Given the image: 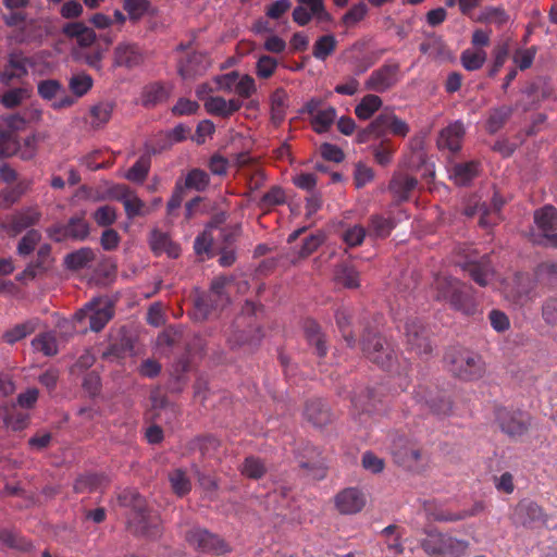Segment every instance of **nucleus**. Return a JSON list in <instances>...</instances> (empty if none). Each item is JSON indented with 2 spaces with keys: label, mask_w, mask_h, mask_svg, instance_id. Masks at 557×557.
I'll use <instances>...</instances> for the list:
<instances>
[{
  "label": "nucleus",
  "mask_w": 557,
  "mask_h": 557,
  "mask_svg": "<svg viewBox=\"0 0 557 557\" xmlns=\"http://www.w3.org/2000/svg\"><path fill=\"white\" fill-rule=\"evenodd\" d=\"M374 178L372 168L359 162L355 165L354 183L357 188H362Z\"/></svg>",
  "instance_id": "63"
},
{
  "label": "nucleus",
  "mask_w": 557,
  "mask_h": 557,
  "mask_svg": "<svg viewBox=\"0 0 557 557\" xmlns=\"http://www.w3.org/2000/svg\"><path fill=\"white\" fill-rule=\"evenodd\" d=\"M144 62L140 47L133 42H120L113 52V65L132 70Z\"/></svg>",
  "instance_id": "21"
},
{
  "label": "nucleus",
  "mask_w": 557,
  "mask_h": 557,
  "mask_svg": "<svg viewBox=\"0 0 557 557\" xmlns=\"http://www.w3.org/2000/svg\"><path fill=\"white\" fill-rule=\"evenodd\" d=\"M88 222L81 216H72L64 224H55L49 228V236L54 242L61 243L67 239L83 242L89 235Z\"/></svg>",
  "instance_id": "15"
},
{
  "label": "nucleus",
  "mask_w": 557,
  "mask_h": 557,
  "mask_svg": "<svg viewBox=\"0 0 557 557\" xmlns=\"http://www.w3.org/2000/svg\"><path fill=\"white\" fill-rule=\"evenodd\" d=\"M383 104L382 99L373 94L366 95L355 108V114L360 120H369Z\"/></svg>",
  "instance_id": "44"
},
{
  "label": "nucleus",
  "mask_w": 557,
  "mask_h": 557,
  "mask_svg": "<svg viewBox=\"0 0 557 557\" xmlns=\"http://www.w3.org/2000/svg\"><path fill=\"white\" fill-rule=\"evenodd\" d=\"M513 517L518 523L524 527H533L546 522V515L543 508L531 499L520 500L515 508Z\"/></svg>",
  "instance_id": "22"
},
{
  "label": "nucleus",
  "mask_w": 557,
  "mask_h": 557,
  "mask_svg": "<svg viewBox=\"0 0 557 557\" xmlns=\"http://www.w3.org/2000/svg\"><path fill=\"white\" fill-rule=\"evenodd\" d=\"M375 397L374 389H367L364 395L354 396L351 403L354 408L361 413H371L376 410Z\"/></svg>",
  "instance_id": "56"
},
{
  "label": "nucleus",
  "mask_w": 557,
  "mask_h": 557,
  "mask_svg": "<svg viewBox=\"0 0 557 557\" xmlns=\"http://www.w3.org/2000/svg\"><path fill=\"white\" fill-rule=\"evenodd\" d=\"M399 63L389 60L370 74L364 86L368 90L383 94L397 85L399 82Z\"/></svg>",
  "instance_id": "14"
},
{
  "label": "nucleus",
  "mask_w": 557,
  "mask_h": 557,
  "mask_svg": "<svg viewBox=\"0 0 557 557\" xmlns=\"http://www.w3.org/2000/svg\"><path fill=\"white\" fill-rule=\"evenodd\" d=\"M515 286L511 290L513 301L523 305L530 299V294L534 288V282L527 273H518L515 278Z\"/></svg>",
  "instance_id": "37"
},
{
  "label": "nucleus",
  "mask_w": 557,
  "mask_h": 557,
  "mask_svg": "<svg viewBox=\"0 0 557 557\" xmlns=\"http://www.w3.org/2000/svg\"><path fill=\"white\" fill-rule=\"evenodd\" d=\"M30 62L27 57L21 52H12L9 54L7 63L0 71V83L10 85L14 81H18L28 74Z\"/></svg>",
  "instance_id": "20"
},
{
  "label": "nucleus",
  "mask_w": 557,
  "mask_h": 557,
  "mask_svg": "<svg viewBox=\"0 0 557 557\" xmlns=\"http://www.w3.org/2000/svg\"><path fill=\"white\" fill-rule=\"evenodd\" d=\"M418 186V180L405 173H396L393 175L388 184V190L394 197L397 205L408 201L412 191Z\"/></svg>",
  "instance_id": "24"
},
{
  "label": "nucleus",
  "mask_w": 557,
  "mask_h": 557,
  "mask_svg": "<svg viewBox=\"0 0 557 557\" xmlns=\"http://www.w3.org/2000/svg\"><path fill=\"white\" fill-rule=\"evenodd\" d=\"M361 349L368 360L385 371L401 375L407 374L409 370V361L404 359L400 362L394 343L379 333L366 331L361 339Z\"/></svg>",
  "instance_id": "2"
},
{
  "label": "nucleus",
  "mask_w": 557,
  "mask_h": 557,
  "mask_svg": "<svg viewBox=\"0 0 557 557\" xmlns=\"http://www.w3.org/2000/svg\"><path fill=\"white\" fill-rule=\"evenodd\" d=\"M30 180H21L15 185L4 188L0 193V208H9L20 200V198L29 190Z\"/></svg>",
  "instance_id": "38"
},
{
  "label": "nucleus",
  "mask_w": 557,
  "mask_h": 557,
  "mask_svg": "<svg viewBox=\"0 0 557 557\" xmlns=\"http://www.w3.org/2000/svg\"><path fill=\"white\" fill-rule=\"evenodd\" d=\"M521 94L522 98L515 106L524 112L532 110L540 102L539 86L534 83L522 89Z\"/></svg>",
  "instance_id": "55"
},
{
  "label": "nucleus",
  "mask_w": 557,
  "mask_h": 557,
  "mask_svg": "<svg viewBox=\"0 0 557 557\" xmlns=\"http://www.w3.org/2000/svg\"><path fill=\"white\" fill-rule=\"evenodd\" d=\"M423 550L434 557H461L469 547V542L456 539L449 534L430 531L422 540Z\"/></svg>",
  "instance_id": "6"
},
{
  "label": "nucleus",
  "mask_w": 557,
  "mask_h": 557,
  "mask_svg": "<svg viewBox=\"0 0 557 557\" xmlns=\"http://www.w3.org/2000/svg\"><path fill=\"white\" fill-rule=\"evenodd\" d=\"M394 228L395 222L393 219L385 218L381 214H372L369 218L367 232L371 238H386Z\"/></svg>",
  "instance_id": "34"
},
{
  "label": "nucleus",
  "mask_w": 557,
  "mask_h": 557,
  "mask_svg": "<svg viewBox=\"0 0 557 557\" xmlns=\"http://www.w3.org/2000/svg\"><path fill=\"white\" fill-rule=\"evenodd\" d=\"M465 126L461 122L456 121L443 128L437 139L440 149H447L451 152H457L461 148V143L465 137Z\"/></svg>",
  "instance_id": "25"
},
{
  "label": "nucleus",
  "mask_w": 557,
  "mask_h": 557,
  "mask_svg": "<svg viewBox=\"0 0 557 557\" xmlns=\"http://www.w3.org/2000/svg\"><path fill=\"white\" fill-rule=\"evenodd\" d=\"M185 539L190 546L202 553L222 555L231 550L224 540L199 527L187 531Z\"/></svg>",
  "instance_id": "13"
},
{
  "label": "nucleus",
  "mask_w": 557,
  "mask_h": 557,
  "mask_svg": "<svg viewBox=\"0 0 557 557\" xmlns=\"http://www.w3.org/2000/svg\"><path fill=\"white\" fill-rule=\"evenodd\" d=\"M534 221L543 233L546 244L557 248V209L553 206H545L534 214Z\"/></svg>",
  "instance_id": "19"
},
{
  "label": "nucleus",
  "mask_w": 557,
  "mask_h": 557,
  "mask_svg": "<svg viewBox=\"0 0 557 557\" xmlns=\"http://www.w3.org/2000/svg\"><path fill=\"white\" fill-rule=\"evenodd\" d=\"M171 94V88L165 84L156 82L147 85L143 91V104L145 107H154L165 102Z\"/></svg>",
  "instance_id": "32"
},
{
  "label": "nucleus",
  "mask_w": 557,
  "mask_h": 557,
  "mask_svg": "<svg viewBox=\"0 0 557 557\" xmlns=\"http://www.w3.org/2000/svg\"><path fill=\"white\" fill-rule=\"evenodd\" d=\"M391 451L394 461L409 471L420 472L428 461L422 445L404 435L394 438Z\"/></svg>",
  "instance_id": "5"
},
{
  "label": "nucleus",
  "mask_w": 557,
  "mask_h": 557,
  "mask_svg": "<svg viewBox=\"0 0 557 557\" xmlns=\"http://www.w3.org/2000/svg\"><path fill=\"white\" fill-rule=\"evenodd\" d=\"M233 277L220 275L212 280L210 290L195 299V307L201 313L202 318H207L213 309L224 306L228 298L225 294V287L232 283Z\"/></svg>",
  "instance_id": "9"
},
{
  "label": "nucleus",
  "mask_w": 557,
  "mask_h": 557,
  "mask_svg": "<svg viewBox=\"0 0 557 557\" xmlns=\"http://www.w3.org/2000/svg\"><path fill=\"white\" fill-rule=\"evenodd\" d=\"M151 166V158L148 153L143 154L139 159L131 166L125 174V177L134 183H144L148 176Z\"/></svg>",
  "instance_id": "45"
},
{
  "label": "nucleus",
  "mask_w": 557,
  "mask_h": 557,
  "mask_svg": "<svg viewBox=\"0 0 557 557\" xmlns=\"http://www.w3.org/2000/svg\"><path fill=\"white\" fill-rule=\"evenodd\" d=\"M0 547L29 550L32 544L20 537L15 532L8 529H2L0 530Z\"/></svg>",
  "instance_id": "52"
},
{
  "label": "nucleus",
  "mask_w": 557,
  "mask_h": 557,
  "mask_svg": "<svg viewBox=\"0 0 557 557\" xmlns=\"http://www.w3.org/2000/svg\"><path fill=\"white\" fill-rule=\"evenodd\" d=\"M41 219V212L37 206L26 207L1 223V227L10 235L16 236L28 227L35 226Z\"/></svg>",
  "instance_id": "16"
},
{
  "label": "nucleus",
  "mask_w": 557,
  "mask_h": 557,
  "mask_svg": "<svg viewBox=\"0 0 557 557\" xmlns=\"http://www.w3.org/2000/svg\"><path fill=\"white\" fill-rule=\"evenodd\" d=\"M277 61L273 57L263 54L261 55L256 64V74L258 77L267 79L270 78L277 69Z\"/></svg>",
  "instance_id": "61"
},
{
  "label": "nucleus",
  "mask_w": 557,
  "mask_h": 557,
  "mask_svg": "<svg viewBox=\"0 0 557 557\" xmlns=\"http://www.w3.org/2000/svg\"><path fill=\"white\" fill-rule=\"evenodd\" d=\"M108 483V479L101 473H88L79 476L74 484L76 493H91L100 490Z\"/></svg>",
  "instance_id": "39"
},
{
  "label": "nucleus",
  "mask_w": 557,
  "mask_h": 557,
  "mask_svg": "<svg viewBox=\"0 0 557 557\" xmlns=\"http://www.w3.org/2000/svg\"><path fill=\"white\" fill-rule=\"evenodd\" d=\"M334 280L336 284L345 288L354 289L360 286L359 272L349 264H341L335 269Z\"/></svg>",
  "instance_id": "40"
},
{
  "label": "nucleus",
  "mask_w": 557,
  "mask_h": 557,
  "mask_svg": "<svg viewBox=\"0 0 557 557\" xmlns=\"http://www.w3.org/2000/svg\"><path fill=\"white\" fill-rule=\"evenodd\" d=\"M30 96L28 87H17L5 91L1 97V103L9 109H13L22 103L24 99Z\"/></svg>",
  "instance_id": "54"
},
{
  "label": "nucleus",
  "mask_w": 557,
  "mask_h": 557,
  "mask_svg": "<svg viewBox=\"0 0 557 557\" xmlns=\"http://www.w3.org/2000/svg\"><path fill=\"white\" fill-rule=\"evenodd\" d=\"M114 109V104L109 101L99 102L92 106L89 110L90 126L92 128H100L106 125L111 116Z\"/></svg>",
  "instance_id": "42"
},
{
  "label": "nucleus",
  "mask_w": 557,
  "mask_h": 557,
  "mask_svg": "<svg viewBox=\"0 0 557 557\" xmlns=\"http://www.w3.org/2000/svg\"><path fill=\"white\" fill-rule=\"evenodd\" d=\"M92 77L84 72L72 75L69 81V88L77 98L85 96L92 88Z\"/></svg>",
  "instance_id": "49"
},
{
  "label": "nucleus",
  "mask_w": 557,
  "mask_h": 557,
  "mask_svg": "<svg viewBox=\"0 0 557 557\" xmlns=\"http://www.w3.org/2000/svg\"><path fill=\"white\" fill-rule=\"evenodd\" d=\"M304 330L308 344L315 349V355L319 358H324L327 354V346L320 325L313 320H306Z\"/></svg>",
  "instance_id": "29"
},
{
  "label": "nucleus",
  "mask_w": 557,
  "mask_h": 557,
  "mask_svg": "<svg viewBox=\"0 0 557 557\" xmlns=\"http://www.w3.org/2000/svg\"><path fill=\"white\" fill-rule=\"evenodd\" d=\"M364 494L356 487H348L335 496V507L342 515H354L366 506Z\"/></svg>",
  "instance_id": "23"
},
{
  "label": "nucleus",
  "mask_w": 557,
  "mask_h": 557,
  "mask_svg": "<svg viewBox=\"0 0 557 557\" xmlns=\"http://www.w3.org/2000/svg\"><path fill=\"white\" fill-rule=\"evenodd\" d=\"M51 259V247L48 244L40 246L37 251V259L30 263L22 273L29 280L35 278L39 273L45 272L50 267Z\"/></svg>",
  "instance_id": "36"
},
{
  "label": "nucleus",
  "mask_w": 557,
  "mask_h": 557,
  "mask_svg": "<svg viewBox=\"0 0 557 557\" xmlns=\"http://www.w3.org/2000/svg\"><path fill=\"white\" fill-rule=\"evenodd\" d=\"M170 482L174 493L178 496H184L190 491V481L181 469H176L170 474Z\"/></svg>",
  "instance_id": "60"
},
{
  "label": "nucleus",
  "mask_w": 557,
  "mask_h": 557,
  "mask_svg": "<svg viewBox=\"0 0 557 557\" xmlns=\"http://www.w3.org/2000/svg\"><path fill=\"white\" fill-rule=\"evenodd\" d=\"M486 60V52L483 50L466 49L461 55L460 61L467 71H476L481 69Z\"/></svg>",
  "instance_id": "53"
},
{
  "label": "nucleus",
  "mask_w": 557,
  "mask_h": 557,
  "mask_svg": "<svg viewBox=\"0 0 557 557\" xmlns=\"http://www.w3.org/2000/svg\"><path fill=\"white\" fill-rule=\"evenodd\" d=\"M352 314L351 311L346 307H341L336 310L335 320L343 338L349 347L356 345V338L350 330Z\"/></svg>",
  "instance_id": "43"
},
{
  "label": "nucleus",
  "mask_w": 557,
  "mask_h": 557,
  "mask_svg": "<svg viewBox=\"0 0 557 557\" xmlns=\"http://www.w3.org/2000/svg\"><path fill=\"white\" fill-rule=\"evenodd\" d=\"M288 96L284 88L280 87L276 88L271 97H270V103H271V121L275 125H280L285 116L286 111L288 108Z\"/></svg>",
  "instance_id": "35"
},
{
  "label": "nucleus",
  "mask_w": 557,
  "mask_h": 557,
  "mask_svg": "<svg viewBox=\"0 0 557 557\" xmlns=\"http://www.w3.org/2000/svg\"><path fill=\"white\" fill-rule=\"evenodd\" d=\"M481 163L475 160L457 163L451 170V177L457 185L465 186L479 175Z\"/></svg>",
  "instance_id": "33"
},
{
  "label": "nucleus",
  "mask_w": 557,
  "mask_h": 557,
  "mask_svg": "<svg viewBox=\"0 0 557 557\" xmlns=\"http://www.w3.org/2000/svg\"><path fill=\"white\" fill-rule=\"evenodd\" d=\"M41 239V234L37 230H29L26 234L21 238L17 245V253L20 256H28L30 255L37 244Z\"/></svg>",
  "instance_id": "58"
},
{
  "label": "nucleus",
  "mask_w": 557,
  "mask_h": 557,
  "mask_svg": "<svg viewBox=\"0 0 557 557\" xmlns=\"http://www.w3.org/2000/svg\"><path fill=\"white\" fill-rule=\"evenodd\" d=\"M95 259L91 248L83 247L76 251L66 255L64 259L65 267L70 270L77 271L87 268Z\"/></svg>",
  "instance_id": "41"
},
{
  "label": "nucleus",
  "mask_w": 557,
  "mask_h": 557,
  "mask_svg": "<svg viewBox=\"0 0 557 557\" xmlns=\"http://www.w3.org/2000/svg\"><path fill=\"white\" fill-rule=\"evenodd\" d=\"M36 326L37 322L34 320L16 324L12 329L4 332L2 338L8 344H14L32 334L36 330Z\"/></svg>",
  "instance_id": "47"
},
{
  "label": "nucleus",
  "mask_w": 557,
  "mask_h": 557,
  "mask_svg": "<svg viewBox=\"0 0 557 557\" xmlns=\"http://www.w3.org/2000/svg\"><path fill=\"white\" fill-rule=\"evenodd\" d=\"M516 106L502 104L488 110L485 128L490 134L500 131L512 116Z\"/></svg>",
  "instance_id": "27"
},
{
  "label": "nucleus",
  "mask_w": 557,
  "mask_h": 557,
  "mask_svg": "<svg viewBox=\"0 0 557 557\" xmlns=\"http://www.w3.org/2000/svg\"><path fill=\"white\" fill-rule=\"evenodd\" d=\"M367 234H368L367 228H364L362 225L356 224V225L347 228L343 233L342 237L347 246L357 247L363 243Z\"/></svg>",
  "instance_id": "62"
},
{
  "label": "nucleus",
  "mask_w": 557,
  "mask_h": 557,
  "mask_svg": "<svg viewBox=\"0 0 557 557\" xmlns=\"http://www.w3.org/2000/svg\"><path fill=\"white\" fill-rule=\"evenodd\" d=\"M465 272L481 287L487 286L495 276V270L488 255L476 257L471 251L465 253V260L458 261Z\"/></svg>",
  "instance_id": "11"
},
{
  "label": "nucleus",
  "mask_w": 557,
  "mask_h": 557,
  "mask_svg": "<svg viewBox=\"0 0 557 557\" xmlns=\"http://www.w3.org/2000/svg\"><path fill=\"white\" fill-rule=\"evenodd\" d=\"M495 418L502 432L511 438L523 436L530 426L529 416L520 410L502 407L496 410Z\"/></svg>",
  "instance_id": "12"
},
{
  "label": "nucleus",
  "mask_w": 557,
  "mask_h": 557,
  "mask_svg": "<svg viewBox=\"0 0 557 557\" xmlns=\"http://www.w3.org/2000/svg\"><path fill=\"white\" fill-rule=\"evenodd\" d=\"M448 371L462 381H476L483 377L486 368L483 358L462 347H450L444 357Z\"/></svg>",
  "instance_id": "4"
},
{
  "label": "nucleus",
  "mask_w": 557,
  "mask_h": 557,
  "mask_svg": "<svg viewBox=\"0 0 557 557\" xmlns=\"http://www.w3.org/2000/svg\"><path fill=\"white\" fill-rule=\"evenodd\" d=\"M209 183L210 176L207 172L200 169H193L187 173L183 187L203 191L209 186Z\"/></svg>",
  "instance_id": "50"
},
{
  "label": "nucleus",
  "mask_w": 557,
  "mask_h": 557,
  "mask_svg": "<svg viewBox=\"0 0 557 557\" xmlns=\"http://www.w3.org/2000/svg\"><path fill=\"white\" fill-rule=\"evenodd\" d=\"M413 399L422 409L426 408L437 416H447L451 412V400L437 387L421 384L414 389Z\"/></svg>",
  "instance_id": "8"
},
{
  "label": "nucleus",
  "mask_w": 557,
  "mask_h": 557,
  "mask_svg": "<svg viewBox=\"0 0 557 557\" xmlns=\"http://www.w3.org/2000/svg\"><path fill=\"white\" fill-rule=\"evenodd\" d=\"M336 115L337 113L334 107L318 111L311 120L313 131L318 134L327 132L333 125Z\"/></svg>",
  "instance_id": "46"
},
{
  "label": "nucleus",
  "mask_w": 557,
  "mask_h": 557,
  "mask_svg": "<svg viewBox=\"0 0 557 557\" xmlns=\"http://www.w3.org/2000/svg\"><path fill=\"white\" fill-rule=\"evenodd\" d=\"M150 248L156 256L165 253L168 257L176 259L181 255V247L174 243L168 233L159 230H152L149 236Z\"/></svg>",
  "instance_id": "26"
},
{
  "label": "nucleus",
  "mask_w": 557,
  "mask_h": 557,
  "mask_svg": "<svg viewBox=\"0 0 557 557\" xmlns=\"http://www.w3.org/2000/svg\"><path fill=\"white\" fill-rule=\"evenodd\" d=\"M542 318L549 326H557V297L547 298L542 305Z\"/></svg>",
  "instance_id": "64"
},
{
  "label": "nucleus",
  "mask_w": 557,
  "mask_h": 557,
  "mask_svg": "<svg viewBox=\"0 0 557 557\" xmlns=\"http://www.w3.org/2000/svg\"><path fill=\"white\" fill-rule=\"evenodd\" d=\"M389 133V112L380 113L364 129L358 133V141L366 143L370 138H383Z\"/></svg>",
  "instance_id": "28"
},
{
  "label": "nucleus",
  "mask_w": 557,
  "mask_h": 557,
  "mask_svg": "<svg viewBox=\"0 0 557 557\" xmlns=\"http://www.w3.org/2000/svg\"><path fill=\"white\" fill-rule=\"evenodd\" d=\"M210 64V59L206 53L194 51L177 62V73L184 81H194L202 76Z\"/></svg>",
  "instance_id": "17"
},
{
  "label": "nucleus",
  "mask_w": 557,
  "mask_h": 557,
  "mask_svg": "<svg viewBox=\"0 0 557 557\" xmlns=\"http://www.w3.org/2000/svg\"><path fill=\"white\" fill-rule=\"evenodd\" d=\"M121 505L131 507L133 512L128 520L131 531L137 535L158 537L161 534V521L158 515L146 507L145 498L135 490H124L119 495Z\"/></svg>",
  "instance_id": "3"
},
{
  "label": "nucleus",
  "mask_w": 557,
  "mask_h": 557,
  "mask_svg": "<svg viewBox=\"0 0 557 557\" xmlns=\"http://www.w3.org/2000/svg\"><path fill=\"white\" fill-rule=\"evenodd\" d=\"M242 473L249 479L258 480L265 474L264 463L257 457L249 456L242 466Z\"/></svg>",
  "instance_id": "57"
},
{
  "label": "nucleus",
  "mask_w": 557,
  "mask_h": 557,
  "mask_svg": "<svg viewBox=\"0 0 557 557\" xmlns=\"http://www.w3.org/2000/svg\"><path fill=\"white\" fill-rule=\"evenodd\" d=\"M337 41L334 35H324L313 45L312 55L321 61L326 60L336 49Z\"/></svg>",
  "instance_id": "48"
},
{
  "label": "nucleus",
  "mask_w": 557,
  "mask_h": 557,
  "mask_svg": "<svg viewBox=\"0 0 557 557\" xmlns=\"http://www.w3.org/2000/svg\"><path fill=\"white\" fill-rule=\"evenodd\" d=\"M431 288L434 298L437 301H444L449 307L465 315H474L478 312V301L474 296V289L449 275L437 274Z\"/></svg>",
  "instance_id": "1"
},
{
  "label": "nucleus",
  "mask_w": 557,
  "mask_h": 557,
  "mask_svg": "<svg viewBox=\"0 0 557 557\" xmlns=\"http://www.w3.org/2000/svg\"><path fill=\"white\" fill-rule=\"evenodd\" d=\"M404 335L407 348L418 356H430L433 346L429 330L418 318H409L404 325Z\"/></svg>",
  "instance_id": "10"
},
{
  "label": "nucleus",
  "mask_w": 557,
  "mask_h": 557,
  "mask_svg": "<svg viewBox=\"0 0 557 557\" xmlns=\"http://www.w3.org/2000/svg\"><path fill=\"white\" fill-rule=\"evenodd\" d=\"M114 310L108 300L92 299L75 313L78 322H88L94 332L101 331L112 319Z\"/></svg>",
  "instance_id": "7"
},
{
  "label": "nucleus",
  "mask_w": 557,
  "mask_h": 557,
  "mask_svg": "<svg viewBox=\"0 0 557 557\" xmlns=\"http://www.w3.org/2000/svg\"><path fill=\"white\" fill-rule=\"evenodd\" d=\"M38 95L45 100H54L51 107L54 110L70 108L75 99L66 94L62 84L57 79H45L38 84Z\"/></svg>",
  "instance_id": "18"
},
{
  "label": "nucleus",
  "mask_w": 557,
  "mask_h": 557,
  "mask_svg": "<svg viewBox=\"0 0 557 557\" xmlns=\"http://www.w3.org/2000/svg\"><path fill=\"white\" fill-rule=\"evenodd\" d=\"M117 218L116 209L112 206L106 205L99 207L94 213L92 219L97 225L102 227L111 226L115 223Z\"/></svg>",
  "instance_id": "59"
},
{
  "label": "nucleus",
  "mask_w": 557,
  "mask_h": 557,
  "mask_svg": "<svg viewBox=\"0 0 557 557\" xmlns=\"http://www.w3.org/2000/svg\"><path fill=\"white\" fill-rule=\"evenodd\" d=\"M305 417L315 426H323L331 421L330 409L321 399H312L306 404Z\"/></svg>",
  "instance_id": "30"
},
{
  "label": "nucleus",
  "mask_w": 557,
  "mask_h": 557,
  "mask_svg": "<svg viewBox=\"0 0 557 557\" xmlns=\"http://www.w3.org/2000/svg\"><path fill=\"white\" fill-rule=\"evenodd\" d=\"M35 350L42 352L45 356H54L58 352L57 338L52 333H44L36 336L32 341Z\"/></svg>",
  "instance_id": "51"
},
{
  "label": "nucleus",
  "mask_w": 557,
  "mask_h": 557,
  "mask_svg": "<svg viewBox=\"0 0 557 557\" xmlns=\"http://www.w3.org/2000/svg\"><path fill=\"white\" fill-rule=\"evenodd\" d=\"M463 214L468 218L479 216V225L483 228L494 225V220L490 219V207L485 202H481L476 197H471L468 200Z\"/></svg>",
  "instance_id": "31"
}]
</instances>
